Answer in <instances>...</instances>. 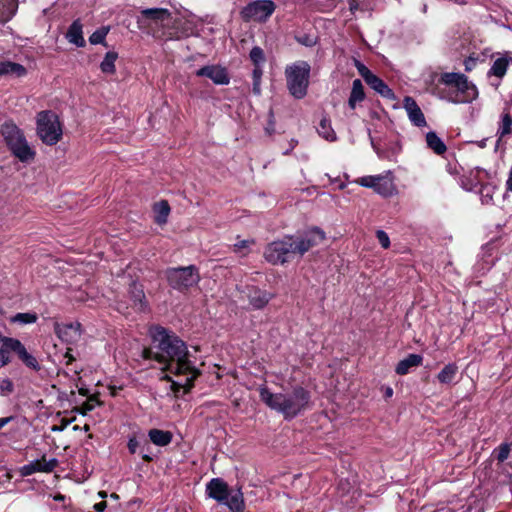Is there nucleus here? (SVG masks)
<instances>
[{
    "label": "nucleus",
    "instance_id": "cd10ccee",
    "mask_svg": "<svg viewBox=\"0 0 512 512\" xmlns=\"http://www.w3.org/2000/svg\"><path fill=\"white\" fill-rule=\"evenodd\" d=\"M426 143L427 146L438 155L443 154L447 149L444 142L437 136L435 132L432 131L426 134Z\"/></svg>",
    "mask_w": 512,
    "mask_h": 512
},
{
    "label": "nucleus",
    "instance_id": "dca6fc26",
    "mask_svg": "<svg viewBox=\"0 0 512 512\" xmlns=\"http://www.w3.org/2000/svg\"><path fill=\"white\" fill-rule=\"evenodd\" d=\"M273 297L272 293L256 287H252L248 292L249 303L254 309L264 308Z\"/></svg>",
    "mask_w": 512,
    "mask_h": 512
},
{
    "label": "nucleus",
    "instance_id": "39448f33",
    "mask_svg": "<svg viewBox=\"0 0 512 512\" xmlns=\"http://www.w3.org/2000/svg\"><path fill=\"white\" fill-rule=\"evenodd\" d=\"M310 69L306 61H297L285 69L287 88L296 99H302L307 94Z\"/></svg>",
    "mask_w": 512,
    "mask_h": 512
},
{
    "label": "nucleus",
    "instance_id": "79ce46f5",
    "mask_svg": "<svg viewBox=\"0 0 512 512\" xmlns=\"http://www.w3.org/2000/svg\"><path fill=\"white\" fill-rule=\"evenodd\" d=\"M37 462L36 460L35 461H32L24 466H22L20 468V474L21 476L23 477H26V476H30L36 472H39V467H37Z\"/></svg>",
    "mask_w": 512,
    "mask_h": 512
},
{
    "label": "nucleus",
    "instance_id": "9b49d317",
    "mask_svg": "<svg viewBox=\"0 0 512 512\" xmlns=\"http://www.w3.org/2000/svg\"><path fill=\"white\" fill-rule=\"evenodd\" d=\"M456 94L450 97L449 100L453 103L471 102L476 99L478 95L477 88L474 84L470 83L464 75L462 79L455 86Z\"/></svg>",
    "mask_w": 512,
    "mask_h": 512
},
{
    "label": "nucleus",
    "instance_id": "f257e3e1",
    "mask_svg": "<svg viewBox=\"0 0 512 512\" xmlns=\"http://www.w3.org/2000/svg\"><path fill=\"white\" fill-rule=\"evenodd\" d=\"M142 357L163 365L161 370L165 374L162 378L171 382L174 392L180 389L188 392L200 375L199 369L189 360L186 344L162 327L152 330V346L143 349Z\"/></svg>",
    "mask_w": 512,
    "mask_h": 512
},
{
    "label": "nucleus",
    "instance_id": "338daca9",
    "mask_svg": "<svg viewBox=\"0 0 512 512\" xmlns=\"http://www.w3.org/2000/svg\"><path fill=\"white\" fill-rule=\"evenodd\" d=\"M344 187H345V184H343V183L339 185L340 189H344Z\"/></svg>",
    "mask_w": 512,
    "mask_h": 512
},
{
    "label": "nucleus",
    "instance_id": "7ed1b4c3",
    "mask_svg": "<svg viewBox=\"0 0 512 512\" xmlns=\"http://www.w3.org/2000/svg\"><path fill=\"white\" fill-rule=\"evenodd\" d=\"M259 396L270 409L282 414L285 419H293L310 404V393L301 386L291 391L273 393L266 386L258 388Z\"/></svg>",
    "mask_w": 512,
    "mask_h": 512
},
{
    "label": "nucleus",
    "instance_id": "69168bd1",
    "mask_svg": "<svg viewBox=\"0 0 512 512\" xmlns=\"http://www.w3.org/2000/svg\"><path fill=\"white\" fill-rule=\"evenodd\" d=\"M111 497H112L113 499H117V498H118V496H117L116 494H111Z\"/></svg>",
    "mask_w": 512,
    "mask_h": 512
},
{
    "label": "nucleus",
    "instance_id": "c03bdc74",
    "mask_svg": "<svg viewBox=\"0 0 512 512\" xmlns=\"http://www.w3.org/2000/svg\"><path fill=\"white\" fill-rule=\"evenodd\" d=\"M14 390V385L12 381L8 378H4L0 380V393L2 395H8L12 393Z\"/></svg>",
    "mask_w": 512,
    "mask_h": 512
},
{
    "label": "nucleus",
    "instance_id": "603ef678",
    "mask_svg": "<svg viewBox=\"0 0 512 512\" xmlns=\"http://www.w3.org/2000/svg\"><path fill=\"white\" fill-rule=\"evenodd\" d=\"M107 507V503L105 501H101L99 503H96L94 504L93 508L97 511V512H103L105 510V508Z\"/></svg>",
    "mask_w": 512,
    "mask_h": 512
},
{
    "label": "nucleus",
    "instance_id": "a19ab883",
    "mask_svg": "<svg viewBox=\"0 0 512 512\" xmlns=\"http://www.w3.org/2000/svg\"><path fill=\"white\" fill-rule=\"evenodd\" d=\"M263 71L261 67H255L253 70V92L256 95L261 93L260 82Z\"/></svg>",
    "mask_w": 512,
    "mask_h": 512
},
{
    "label": "nucleus",
    "instance_id": "20e7f679",
    "mask_svg": "<svg viewBox=\"0 0 512 512\" xmlns=\"http://www.w3.org/2000/svg\"><path fill=\"white\" fill-rule=\"evenodd\" d=\"M1 135L11 155L20 162L28 164L35 160V149L29 144L23 131L14 123H4L1 126Z\"/></svg>",
    "mask_w": 512,
    "mask_h": 512
},
{
    "label": "nucleus",
    "instance_id": "6e6d98bb",
    "mask_svg": "<svg viewBox=\"0 0 512 512\" xmlns=\"http://www.w3.org/2000/svg\"><path fill=\"white\" fill-rule=\"evenodd\" d=\"M12 420V417L0 418V429L7 425Z\"/></svg>",
    "mask_w": 512,
    "mask_h": 512
},
{
    "label": "nucleus",
    "instance_id": "37998d69",
    "mask_svg": "<svg viewBox=\"0 0 512 512\" xmlns=\"http://www.w3.org/2000/svg\"><path fill=\"white\" fill-rule=\"evenodd\" d=\"M252 244H254L253 240H241L234 244V251L236 253H240L241 255H245L246 252L244 250H247Z\"/></svg>",
    "mask_w": 512,
    "mask_h": 512
},
{
    "label": "nucleus",
    "instance_id": "052dcab7",
    "mask_svg": "<svg viewBox=\"0 0 512 512\" xmlns=\"http://www.w3.org/2000/svg\"><path fill=\"white\" fill-rule=\"evenodd\" d=\"M476 173H477V176H479L480 173H485V171L481 170V169H477L476 170Z\"/></svg>",
    "mask_w": 512,
    "mask_h": 512
},
{
    "label": "nucleus",
    "instance_id": "c9c22d12",
    "mask_svg": "<svg viewBox=\"0 0 512 512\" xmlns=\"http://www.w3.org/2000/svg\"><path fill=\"white\" fill-rule=\"evenodd\" d=\"M37 321V315L35 313H17L11 318V322L20 324H32Z\"/></svg>",
    "mask_w": 512,
    "mask_h": 512
},
{
    "label": "nucleus",
    "instance_id": "1a4fd4ad",
    "mask_svg": "<svg viewBox=\"0 0 512 512\" xmlns=\"http://www.w3.org/2000/svg\"><path fill=\"white\" fill-rule=\"evenodd\" d=\"M361 186L372 188L383 197H390L397 193L391 172L386 175L364 176L357 181Z\"/></svg>",
    "mask_w": 512,
    "mask_h": 512
},
{
    "label": "nucleus",
    "instance_id": "0eeeda50",
    "mask_svg": "<svg viewBox=\"0 0 512 512\" xmlns=\"http://www.w3.org/2000/svg\"><path fill=\"white\" fill-rule=\"evenodd\" d=\"M168 284L180 292L187 291L200 281L198 269L194 265L169 268L165 272Z\"/></svg>",
    "mask_w": 512,
    "mask_h": 512
},
{
    "label": "nucleus",
    "instance_id": "7c9ffc66",
    "mask_svg": "<svg viewBox=\"0 0 512 512\" xmlns=\"http://www.w3.org/2000/svg\"><path fill=\"white\" fill-rule=\"evenodd\" d=\"M117 58L118 54L115 51L107 52L100 64L101 71L106 74H114L116 71L115 62Z\"/></svg>",
    "mask_w": 512,
    "mask_h": 512
},
{
    "label": "nucleus",
    "instance_id": "6e6552de",
    "mask_svg": "<svg viewBox=\"0 0 512 512\" xmlns=\"http://www.w3.org/2000/svg\"><path fill=\"white\" fill-rule=\"evenodd\" d=\"M276 5L271 0H256L247 4L241 11L244 21L266 22L274 13Z\"/></svg>",
    "mask_w": 512,
    "mask_h": 512
},
{
    "label": "nucleus",
    "instance_id": "72a5a7b5",
    "mask_svg": "<svg viewBox=\"0 0 512 512\" xmlns=\"http://www.w3.org/2000/svg\"><path fill=\"white\" fill-rule=\"evenodd\" d=\"M18 357L23 361V363L27 367H29L35 371L40 370V365H39L37 359L33 355L28 353L26 348L23 349V351L20 353V355Z\"/></svg>",
    "mask_w": 512,
    "mask_h": 512
},
{
    "label": "nucleus",
    "instance_id": "f704fd0d",
    "mask_svg": "<svg viewBox=\"0 0 512 512\" xmlns=\"http://www.w3.org/2000/svg\"><path fill=\"white\" fill-rule=\"evenodd\" d=\"M109 32L108 27H101L100 29L94 31L91 36L89 37V41L91 44H105V38Z\"/></svg>",
    "mask_w": 512,
    "mask_h": 512
},
{
    "label": "nucleus",
    "instance_id": "e2e57ef3",
    "mask_svg": "<svg viewBox=\"0 0 512 512\" xmlns=\"http://www.w3.org/2000/svg\"><path fill=\"white\" fill-rule=\"evenodd\" d=\"M143 459H144V460H146V461L151 460V458H150L149 456H147V455H144V456H143Z\"/></svg>",
    "mask_w": 512,
    "mask_h": 512
},
{
    "label": "nucleus",
    "instance_id": "0e129e2a",
    "mask_svg": "<svg viewBox=\"0 0 512 512\" xmlns=\"http://www.w3.org/2000/svg\"><path fill=\"white\" fill-rule=\"evenodd\" d=\"M356 7H357V5H356V4H353V3H352V4L350 5V9H351V10L355 9Z\"/></svg>",
    "mask_w": 512,
    "mask_h": 512
},
{
    "label": "nucleus",
    "instance_id": "473e14b6",
    "mask_svg": "<svg viewBox=\"0 0 512 512\" xmlns=\"http://www.w3.org/2000/svg\"><path fill=\"white\" fill-rule=\"evenodd\" d=\"M512 127V117L511 115L507 113H503L501 117V122L497 131V134L499 135V138L504 137L505 135H508L511 132Z\"/></svg>",
    "mask_w": 512,
    "mask_h": 512
},
{
    "label": "nucleus",
    "instance_id": "864d4df0",
    "mask_svg": "<svg viewBox=\"0 0 512 512\" xmlns=\"http://www.w3.org/2000/svg\"><path fill=\"white\" fill-rule=\"evenodd\" d=\"M506 189H507V191L512 192V166H511V169L509 172L508 179L506 181Z\"/></svg>",
    "mask_w": 512,
    "mask_h": 512
},
{
    "label": "nucleus",
    "instance_id": "2eb2a0df",
    "mask_svg": "<svg viewBox=\"0 0 512 512\" xmlns=\"http://www.w3.org/2000/svg\"><path fill=\"white\" fill-rule=\"evenodd\" d=\"M404 108L407 112L409 120L417 127L426 126V119L421 111L420 107L416 103V101L410 97L406 96L404 98Z\"/></svg>",
    "mask_w": 512,
    "mask_h": 512
},
{
    "label": "nucleus",
    "instance_id": "bb28decb",
    "mask_svg": "<svg viewBox=\"0 0 512 512\" xmlns=\"http://www.w3.org/2000/svg\"><path fill=\"white\" fill-rule=\"evenodd\" d=\"M458 372V366L455 363H449L438 373L437 379L441 384H450Z\"/></svg>",
    "mask_w": 512,
    "mask_h": 512
},
{
    "label": "nucleus",
    "instance_id": "f03ea898",
    "mask_svg": "<svg viewBox=\"0 0 512 512\" xmlns=\"http://www.w3.org/2000/svg\"><path fill=\"white\" fill-rule=\"evenodd\" d=\"M325 238L323 230L313 227L301 236H286L282 240L270 243L265 249L264 257L274 265L284 264L295 256L302 257L311 248L321 244Z\"/></svg>",
    "mask_w": 512,
    "mask_h": 512
},
{
    "label": "nucleus",
    "instance_id": "8fccbe9b",
    "mask_svg": "<svg viewBox=\"0 0 512 512\" xmlns=\"http://www.w3.org/2000/svg\"><path fill=\"white\" fill-rule=\"evenodd\" d=\"M9 362V355L2 348H0V367L7 365Z\"/></svg>",
    "mask_w": 512,
    "mask_h": 512
},
{
    "label": "nucleus",
    "instance_id": "e433bc0d",
    "mask_svg": "<svg viewBox=\"0 0 512 512\" xmlns=\"http://www.w3.org/2000/svg\"><path fill=\"white\" fill-rule=\"evenodd\" d=\"M249 56L255 67H261V65L265 62L264 51L258 46L252 48Z\"/></svg>",
    "mask_w": 512,
    "mask_h": 512
},
{
    "label": "nucleus",
    "instance_id": "de8ad7c7",
    "mask_svg": "<svg viewBox=\"0 0 512 512\" xmlns=\"http://www.w3.org/2000/svg\"><path fill=\"white\" fill-rule=\"evenodd\" d=\"M509 452H510V447L508 444H502L500 447H499V450H498V455H497V459L500 461V462H503L505 461L508 456H509Z\"/></svg>",
    "mask_w": 512,
    "mask_h": 512
},
{
    "label": "nucleus",
    "instance_id": "c756f323",
    "mask_svg": "<svg viewBox=\"0 0 512 512\" xmlns=\"http://www.w3.org/2000/svg\"><path fill=\"white\" fill-rule=\"evenodd\" d=\"M155 222L162 225L167 222L170 206L167 201H160L154 205Z\"/></svg>",
    "mask_w": 512,
    "mask_h": 512
},
{
    "label": "nucleus",
    "instance_id": "5701e85b",
    "mask_svg": "<svg viewBox=\"0 0 512 512\" xmlns=\"http://www.w3.org/2000/svg\"><path fill=\"white\" fill-rule=\"evenodd\" d=\"M148 436L153 444L161 447L169 445L173 438L171 432L160 429H151Z\"/></svg>",
    "mask_w": 512,
    "mask_h": 512
},
{
    "label": "nucleus",
    "instance_id": "09e8293b",
    "mask_svg": "<svg viewBox=\"0 0 512 512\" xmlns=\"http://www.w3.org/2000/svg\"><path fill=\"white\" fill-rule=\"evenodd\" d=\"M476 59L472 58V57H469L467 58L465 61H464V66H465V70L467 72L471 71L472 69H474V67L476 66Z\"/></svg>",
    "mask_w": 512,
    "mask_h": 512
},
{
    "label": "nucleus",
    "instance_id": "a878e982",
    "mask_svg": "<svg viewBox=\"0 0 512 512\" xmlns=\"http://www.w3.org/2000/svg\"><path fill=\"white\" fill-rule=\"evenodd\" d=\"M365 94L362 82L355 79L352 84V91L348 100V105L351 109H355L356 104L364 100Z\"/></svg>",
    "mask_w": 512,
    "mask_h": 512
},
{
    "label": "nucleus",
    "instance_id": "bf43d9fd",
    "mask_svg": "<svg viewBox=\"0 0 512 512\" xmlns=\"http://www.w3.org/2000/svg\"><path fill=\"white\" fill-rule=\"evenodd\" d=\"M65 357L68 358V363H70L73 360V357L69 354V350L66 352Z\"/></svg>",
    "mask_w": 512,
    "mask_h": 512
},
{
    "label": "nucleus",
    "instance_id": "4c0bfd02",
    "mask_svg": "<svg viewBox=\"0 0 512 512\" xmlns=\"http://www.w3.org/2000/svg\"><path fill=\"white\" fill-rule=\"evenodd\" d=\"M37 467H39V472H52L54 468L57 466V460L55 458L47 460L45 457H42L39 460H36Z\"/></svg>",
    "mask_w": 512,
    "mask_h": 512
},
{
    "label": "nucleus",
    "instance_id": "58836bf2",
    "mask_svg": "<svg viewBox=\"0 0 512 512\" xmlns=\"http://www.w3.org/2000/svg\"><path fill=\"white\" fill-rule=\"evenodd\" d=\"M463 76H464V74H460V73H444L441 76V81L445 85L455 87L457 85V83L462 79Z\"/></svg>",
    "mask_w": 512,
    "mask_h": 512
},
{
    "label": "nucleus",
    "instance_id": "680f3d73",
    "mask_svg": "<svg viewBox=\"0 0 512 512\" xmlns=\"http://www.w3.org/2000/svg\"><path fill=\"white\" fill-rule=\"evenodd\" d=\"M99 496L104 498V497H106V493L105 492H99Z\"/></svg>",
    "mask_w": 512,
    "mask_h": 512
},
{
    "label": "nucleus",
    "instance_id": "4d7b16f0",
    "mask_svg": "<svg viewBox=\"0 0 512 512\" xmlns=\"http://www.w3.org/2000/svg\"><path fill=\"white\" fill-rule=\"evenodd\" d=\"M73 420H67V421H63L62 423V427L58 428V427H53V430L56 431H62L67 425H69Z\"/></svg>",
    "mask_w": 512,
    "mask_h": 512
},
{
    "label": "nucleus",
    "instance_id": "6ab92c4d",
    "mask_svg": "<svg viewBox=\"0 0 512 512\" xmlns=\"http://www.w3.org/2000/svg\"><path fill=\"white\" fill-rule=\"evenodd\" d=\"M27 74V69L19 64L12 61L0 62V76H10L21 78Z\"/></svg>",
    "mask_w": 512,
    "mask_h": 512
},
{
    "label": "nucleus",
    "instance_id": "4468645a",
    "mask_svg": "<svg viewBox=\"0 0 512 512\" xmlns=\"http://www.w3.org/2000/svg\"><path fill=\"white\" fill-rule=\"evenodd\" d=\"M206 493L210 498L222 504L227 500L229 487L221 478H213L206 485Z\"/></svg>",
    "mask_w": 512,
    "mask_h": 512
},
{
    "label": "nucleus",
    "instance_id": "f8f14e48",
    "mask_svg": "<svg viewBox=\"0 0 512 512\" xmlns=\"http://www.w3.org/2000/svg\"><path fill=\"white\" fill-rule=\"evenodd\" d=\"M55 333L61 341L67 344H73L81 338V325L79 323H56Z\"/></svg>",
    "mask_w": 512,
    "mask_h": 512
},
{
    "label": "nucleus",
    "instance_id": "a211bd4d",
    "mask_svg": "<svg viewBox=\"0 0 512 512\" xmlns=\"http://www.w3.org/2000/svg\"><path fill=\"white\" fill-rule=\"evenodd\" d=\"M423 357L419 354H409L406 358L401 360L396 368L395 372L398 375H406L412 368L418 367L422 364Z\"/></svg>",
    "mask_w": 512,
    "mask_h": 512
},
{
    "label": "nucleus",
    "instance_id": "b1692460",
    "mask_svg": "<svg viewBox=\"0 0 512 512\" xmlns=\"http://www.w3.org/2000/svg\"><path fill=\"white\" fill-rule=\"evenodd\" d=\"M226 505L231 512H243L244 510V498L240 490L233 494H228L227 500L223 503Z\"/></svg>",
    "mask_w": 512,
    "mask_h": 512
},
{
    "label": "nucleus",
    "instance_id": "aec40b11",
    "mask_svg": "<svg viewBox=\"0 0 512 512\" xmlns=\"http://www.w3.org/2000/svg\"><path fill=\"white\" fill-rule=\"evenodd\" d=\"M66 38L72 44H75L77 47H83L85 45V40L83 37L82 24L80 20H75L69 27Z\"/></svg>",
    "mask_w": 512,
    "mask_h": 512
},
{
    "label": "nucleus",
    "instance_id": "4be33fe9",
    "mask_svg": "<svg viewBox=\"0 0 512 512\" xmlns=\"http://www.w3.org/2000/svg\"><path fill=\"white\" fill-rule=\"evenodd\" d=\"M511 63H512V58H509L507 56L497 58L493 62L492 66L488 72V75L489 76L493 75L498 78H502L506 74L507 69Z\"/></svg>",
    "mask_w": 512,
    "mask_h": 512
},
{
    "label": "nucleus",
    "instance_id": "13d9d810",
    "mask_svg": "<svg viewBox=\"0 0 512 512\" xmlns=\"http://www.w3.org/2000/svg\"><path fill=\"white\" fill-rule=\"evenodd\" d=\"M386 397H391L393 395V389L388 387L385 391Z\"/></svg>",
    "mask_w": 512,
    "mask_h": 512
},
{
    "label": "nucleus",
    "instance_id": "2f4dec72",
    "mask_svg": "<svg viewBox=\"0 0 512 512\" xmlns=\"http://www.w3.org/2000/svg\"><path fill=\"white\" fill-rule=\"evenodd\" d=\"M318 134L327 141H335L336 133L333 130L330 121L327 118H322L317 127Z\"/></svg>",
    "mask_w": 512,
    "mask_h": 512
},
{
    "label": "nucleus",
    "instance_id": "393cba45",
    "mask_svg": "<svg viewBox=\"0 0 512 512\" xmlns=\"http://www.w3.org/2000/svg\"><path fill=\"white\" fill-rule=\"evenodd\" d=\"M17 9L16 0H0V23L9 21Z\"/></svg>",
    "mask_w": 512,
    "mask_h": 512
},
{
    "label": "nucleus",
    "instance_id": "c85d7f7f",
    "mask_svg": "<svg viewBox=\"0 0 512 512\" xmlns=\"http://www.w3.org/2000/svg\"><path fill=\"white\" fill-rule=\"evenodd\" d=\"M0 341L2 343V346L1 348L7 353L9 354V352H15L18 356L20 355V353L23 351V349L25 348V346L18 340V339H15V338H10V337H1L0 338Z\"/></svg>",
    "mask_w": 512,
    "mask_h": 512
},
{
    "label": "nucleus",
    "instance_id": "9d476101",
    "mask_svg": "<svg viewBox=\"0 0 512 512\" xmlns=\"http://www.w3.org/2000/svg\"><path fill=\"white\" fill-rule=\"evenodd\" d=\"M171 19V12L165 8H147L140 12L138 24L140 27H160Z\"/></svg>",
    "mask_w": 512,
    "mask_h": 512
},
{
    "label": "nucleus",
    "instance_id": "ddd939ff",
    "mask_svg": "<svg viewBox=\"0 0 512 512\" xmlns=\"http://www.w3.org/2000/svg\"><path fill=\"white\" fill-rule=\"evenodd\" d=\"M196 75L199 77H207L218 85L229 83V77L226 70L217 65L204 66L196 71Z\"/></svg>",
    "mask_w": 512,
    "mask_h": 512
},
{
    "label": "nucleus",
    "instance_id": "3c124183",
    "mask_svg": "<svg viewBox=\"0 0 512 512\" xmlns=\"http://www.w3.org/2000/svg\"><path fill=\"white\" fill-rule=\"evenodd\" d=\"M127 446H128L130 453L134 454V453H136L137 448H138V441L135 438H131V439H129Z\"/></svg>",
    "mask_w": 512,
    "mask_h": 512
},
{
    "label": "nucleus",
    "instance_id": "5fc2aeb1",
    "mask_svg": "<svg viewBox=\"0 0 512 512\" xmlns=\"http://www.w3.org/2000/svg\"><path fill=\"white\" fill-rule=\"evenodd\" d=\"M93 408H94V406L92 404L86 403V404L83 405L81 413L83 415H85L88 411L93 410Z\"/></svg>",
    "mask_w": 512,
    "mask_h": 512
},
{
    "label": "nucleus",
    "instance_id": "423d86ee",
    "mask_svg": "<svg viewBox=\"0 0 512 512\" xmlns=\"http://www.w3.org/2000/svg\"><path fill=\"white\" fill-rule=\"evenodd\" d=\"M37 135L46 145H55L62 137L58 116L52 111H41L37 115Z\"/></svg>",
    "mask_w": 512,
    "mask_h": 512
},
{
    "label": "nucleus",
    "instance_id": "49530a36",
    "mask_svg": "<svg viewBox=\"0 0 512 512\" xmlns=\"http://www.w3.org/2000/svg\"><path fill=\"white\" fill-rule=\"evenodd\" d=\"M359 74L363 77V79L365 80V82L371 77L373 76V73L361 62L359 61H356V64H355Z\"/></svg>",
    "mask_w": 512,
    "mask_h": 512
},
{
    "label": "nucleus",
    "instance_id": "412c9836",
    "mask_svg": "<svg viewBox=\"0 0 512 512\" xmlns=\"http://www.w3.org/2000/svg\"><path fill=\"white\" fill-rule=\"evenodd\" d=\"M366 83L373 89L375 90L377 93H379L381 96L385 97V98H388V99H393L394 98V93L393 91L384 83L383 80H381L378 76H376L375 74H373V76H371L367 81Z\"/></svg>",
    "mask_w": 512,
    "mask_h": 512
},
{
    "label": "nucleus",
    "instance_id": "f3484780",
    "mask_svg": "<svg viewBox=\"0 0 512 512\" xmlns=\"http://www.w3.org/2000/svg\"><path fill=\"white\" fill-rule=\"evenodd\" d=\"M128 293H129V297H130L132 306L137 311H143L144 308L146 307L145 294L143 291V287L136 282H132L130 284Z\"/></svg>",
    "mask_w": 512,
    "mask_h": 512
},
{
    "label": "nucleus",
    "instance_id": "ea45409f",
    "mask_svg": "<svg viewBox=\"0 0 512 512\" xmlns=\"http://www.w3.org/2000/svg\"><path fill=\"white\" fill-rule=\"evenodd\" d=\"M494 187L491 185H483L480 189L481 201L483 204H489L493 200Z\"/></svg>",
    "mask_w": 512,
    "mask_h": 512
},
{
    "label": "nucleus",
    "instance_id": "a18cd8bd",
    "mask_svg": "<svg viewBox=\"0 0 512 512\" xmlns=\"http://www.w3.org/2000/svg\"><path fill=\"white\" fill-rule=\"evenodd\" d=\"M376 237L382 248L388 249L390 247V239L388 234L383 230H377Z\"/></svg>",
    "mask_w": 512,
    "mask_h": 512
}]
</instances>
